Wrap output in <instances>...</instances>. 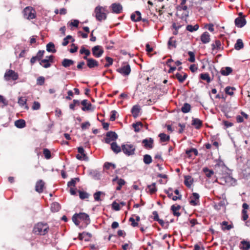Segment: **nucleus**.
Instances as JSON below:
<instances>
[{
    "label": "nucleus",
    "mask_w": 250,
    "mask_h": 250,
    "mask_svg": "<svg viewBox=\"0 0 250 250\" xmlns=\"http://www.w3.org/2000/svg\"><path fill=\"white\" fill-rule=\"evenodd\" d=\"M72 219L73 222L77 226H78L80 225V221L83 222L85 226H87L90 223V219L89 215L84 212L75 213L72 216Z\"/></svg>",
    "instance_id": "f257e3e1"
},
{
    "label": "nucleus",
    "mask_w": 250,
    "mask_h": 250,
    "mask_svg": "<svg viewBox=\"0 0 250 250\" xmlns=\"http://www.w3.org/2000/svg\"><path fill=\"white\" fill-rule=\"evenodd\" d=\"M49 227L46 223H38L35 225L33 232L37 234L44 235L48 232Z\"/></svg>",
    "instance_id": "f03ea898"
},
{
    "label": "nucleus",
    "mask_w": 250,
    "mask_h": 250,
    "mask_svg": "<svg viewBox=\"0 0 250 250\" xmlns=\"http://www.w3.org/2000/svg\"><path fill=\"white\" fill-rule=\"evenodd\" d=\"M122 149L124 153L127 156H132L135 154L136 146L132 144H122Z\"/></svg>",
    "instance_id": "7ed1b4c3"
},
{
    "label": "nucleus",
    "mask_w": 250,
    "mask_h": 250,
    "mask_svg": "<svg viewBox=\"0 0 250 250\" xmlns=\"http://www.w3.org/2000/svg\"><path fill=\"white\" fill-rule=\"evenodd\" d=\"M24 17L29 20L34 19L36 18V12L35 10L32 7L27 6L23 11Z\"/></svg>",
    "instance_id": "20e7f679"
},
{
    "label": "nucleus",
    "mask_w": 250,
    "mask_h": 250,
    "mask_svg": "<svg viewBox=\"0 0 250 250\" xmlns=\"http://www.w3.org/2000/svg\"><path fill=\"white\" fill-rule=\"evenodd\" d=\"M103 7L100 6H97L94 10L95 13V17L97 21H102L106 19V14L102 12Z\"/></svg>",
    "instance_id": "39448f33"
},
{
    "label": "nucleus",
    "mask_w": 250,
    "mask_h": 250,
    "mask_svg": "<svg viewBox=\"0 0 250 250\" xmlns=\"http://www.w3.org/2000/svg\"><path fill=\"white\" fill-rule=\"evenodd\" d=\"M4 79L6 81H8L10 80L13 81L17 80L18 79V74L12 70H9L7 71L4 74Z\"/></svg>",
    "instance_id": "423d86ee"
},
{
    "label": "nucleus",
    "mask_w": 250,
    "mask_h": 250,
    "mask_svg": "<svg viewBox=\"0 0 250 250\" xmlns=\"http://www.w3.org/2000/svg\"><path fill=\"white\" fill-rule=\"evenodd\" d=\"M117 71L124 76H126L129 75L131 72V68L129 64L122 65L121 67L117 69Z\"/></svg>",
    "instance_id": "0eeeda50"
},
{
    "label": "nucleus",
    "mask_w": 250,
    "mask_h": 250,
    "mask_svg": "<svg viewBox=\"0 0 250 250\" xmlns=\"http://www.w3.org/2000/svg\"><path fill=\"white\" fill-rule=\"evenodd\" d=\"M118 134L114 131H108L106 134L105 142L106 144H110L112 141H116L118 138Z\"/></svg>",
    "instance_id": "6e6552de"
},
{
    "label": "nucleus",
    "mask_w": 250,
    "mask_h": 250,
    "mask_svg": "<svg viewBox=\"0 0 250 250\" xmlns=\"http://www.w3.org/2000/svg\"><path fill=\"white\" fill-rule=\"evenodd\" d=\"M92 53L95 58H100L103 54L104 50L101 46L96 45L92 48Z\"/></svg>",
    "instance_id": "1a4fd4ad"
},
{
    "label": "nucleus",
    "mask_w": 250,
    "mask_h": 250,
    "mask_svg": "<svg viewBox=\"0 0 250 250\" xmlns=\"http://www.w3.org/2000/svg\"><path fill=\"white\" fill-rule=\"evenodd\" d=\"M142 143L143 144V146L146 149H151L153 148L154 140L152 138H147L143 140Z\"/></svg>",
    "instance_id": "9d476101"
},
{
    "label": "nucleus",
    "mask_w": 250,
    "mask_h": 250,
    "mask_svg": "<svg viewBox=\"0 0 250 250\" xmlns=\"http://www.w3.org/2000/svg\"><path fill=\"white\" fill-rule=\"evenodd\" d=\"M109 8L111 10V12L116 14L121 13L123 11V6L119 3H113L111 4Z\"/></svg>",
    "instance_id": "9b49d317"
},
{
    "label": "nucleus",
    "mask_w": 250,
    "mask_h": 250,
    "mask_svg": "<svg viewBox=\"0 0 250 250\" xmlns=\"http://www.w3.org/2000/svg\"><path fill=\"white\" fill-rule=\"evenodd\" d=\"M236 26L242 28L246 24V20L244 17H238L236 18L234 21Z\"/></svg>",
    "instance_id": "f8f14e48"
},
{
    "label": "nucleus",
    "mask_w": 250,
    "mask_h": 250,
    "mask_svg": "<svg viewBox=\"0 0 250 250\" xmlns=\"http://www.w3.org/2000/svg\"><path fill=\"white\" fill-rule=\"evenodd\" d=\"M81 104L83 106L82 110L83 111L88 110H93L94 108H92V104L90 103H87V100H83L81 102Z\"/></svg>",
    "instance_id": "ddd939ff"
},
{
    "label": "nucleus",
    "mask_w": 250,
    "mask_h": 250,
    "mask_svg": "<svg viewBox=\"0 0 250 250\" xmlns=\"http://www.w3.org/2000/svg\"><path fill=\"white\" fill-rule=\"evenodd\" d=\"M201 42L204 44L208 43L210 41V35L208 32H204L200 37Z\"/></svg>",
    "instance_id": "4468645a"
},
{
    "label": "nucleus",
    "mask_w": 250,
    "mask_h": 250,
    "mask_svg": "<svg viewBox=\"0 0 250 250\" xmlns=\"http://www.w3.org/2000/svg\"><path fill=\"white\" fill-rule=\"evenodd\" d=\"M140 110L141 107L139 105L136 104L133 106L131 108V112L134 118H136L139 116Z\"/></svg>",
    "instance_id": "2eb2a0df"
},
{
    "label": "nucleus",
    "mask_w": 250,
    "mask_h": 250,
    "mask_svg": "<svg viewBox=\"0 0 250 250\" xmlns=\"http://www.w3.org/2000/svg\"><path fill=\"white\" fill-rule=\"evenodd\" d=\"M44 186V183L42 180H40L36 183L35 186L36 191L39 193H42Z\"/></svg>",
    "instance_id": "dca6fc26"
},
{
    "label": "nucleus",
    "mask_w": 250,
    "mask_h": 250,
    "mask_svg": "<svg viewBox=\"0 0 250 250\" xmlns=\"http://www.w3.org/2000/svg\"><path fill=\"white\" fill-rule=\"evenodd\" d=\"M182 73L184 74L183 76H182V75L178 72L176 73L173 76V78L177 79L180 83H183L188 77V75L186 73Z\"/></svg>",
    "instance_id": "f3484780"
},
{
    "label": "nucleus",
    "mask_w": 250,
    "mask_h": 250,
    "mask_svg": "<svg viewBox=\"0 0 250 250\" xmlns=\"http://www.w3.org/2000/svg\"><path fill=\"white\" fill-rule=\"evenodd\" d=\"M86 65L88 68L92 69L95 67L98 66L99 62L96 60L91 58L88 60V62H86Z\"/></svg>",
    "instance_id": "a211bd4d"
},
{
    "label": "nucleus",
    "mask_w": 250,
    "mask_h": 250,
    "mask_svg": "<svg viewBox=\"0 0 250 250\" xmlns=\"http://www.w3.org/2000/svg\"><path fill=\"white\" fill-rule=\"evenodd\" d=\"M111 149L116 154H118L122 151V146L120 147L115 142H113L111 144Z\"/></svg>",
    "instance_id": "6ab92c4d"
},
{
    "label": "nucleus",
    "mask_w": 250,
    "mask_h": 250,
    "mask_svg": "<svg viewBox=\"0 0 250 250\" xmlns=\"http://www.w3.org/2000/svg\"><path fill=\"white\" fill-rule=\"evenodd\" d=\"M130 18L133 21H139L141 20V14L139 11H136L134 13L131 15Z\"/></svg>",
    "instance_id": "aec40b11"
},
{
    "label": "nucleus",
    "mask_w": 250,
    "mask_h": 250,
    "mask_svg": "<svg viewBox=\"0 0 250 250\" xmlns=\"http://www.w3.org/2000/svg\"><path fill=\"white\" fill-rule=\"evenodd\" d=\"M232 72V69L229 66L222 67L220 70V74L223 76H228Z\"/></svg>",
    "instance_id": "412c9836"
},
{
    "label": "nucleus",
    "mask_w": 250,
    "mask_h": 250,
    "mask_svg": "<svg viewBox=\"0 0 250 250\" xmlns=\"http://www.w3.org/2000/svg\"><path fill=\"white\" fill-rule=\"evenodd\" d=\"M27 101V100L25 97H20L18 98V103L20 106H25V108L26 109H28L29 107L26 104Z\"/></svg>",
    "instance_id": "4be33fe9"
},
{
    "label": "nucleus",
    "mask_w": 250,
    "mask_h": 250,
    "mask_svg": "<svg viewBox=\"0 0 250 250\" xmlns=\"http://www.w3.org/2000/svg\"><path fill=\"white\" fill-rule=\"evenodd\" d=\"M74 63V61L73 60L68 59H64L62 62V65L65 68L70 66Z\"/></svg>",
    "instance_id": "5701e85b"
},
{
    "label": "nucleus",
    "mask_w": 250,
    "mask_h": 250,
    "mask_svg": "<svg viewBox=\"0 0 250 250\" xmlns=\"http://www.w3.org/2000/svg\"><path fill=\"white\" fill-rule=\"evenodd\" d=\"M240 248L242 250H249L250 249V242L245 240L242 241Z\"/></svg>",
    "instance_id": "b1692460"
},
{
    "label": "nucleus",
    "mask_w": 250,
    "mask_h": 250,
    "mask_svg": "<svg viewBox=\"0 0 250 250\" xmlns=\"http://www.w3.org/2000/svg\"><path fill=\"white\" fill-rule=\"evenodd\" d=\"M193 182L191 176L187 175L185 176L184 184L188 188H190Z\"/></svg>",
    "instance_id": "393cba45"
},
{
    "label": "nucleus",
    "mask_w": 250,
    "mask_h": 250,
    "mask_svg": "<svg viewBox=\"0 0 250 250\" xmlns=\"http://www.w3.org/2000/svg\"><path fill=\"white\" fill-rule=\"evenodd\" d=\"M192 125L195 126L196 129H199L202 125V122L198 118H193Z\"/></svg>",
    "instance_id": "a878e982"
},
{
    "label": "nucleus",
    "mask_w": 250,
    "mask_h": 250,
    "mask_svg": "<svg viewBox=\"0 0 250 250\" xmlns=\"http://www.w3.org/2000/svg\"><path fill=\"white\" fill-rule=\"evenodd\" d=\"M15 125L19 128H22L26 125L25 122L23 119H19L15 122Z\"/></svg>",
    "instance_id": "bb28decb"
},
{
    "label": "nucleus",
    "mask_w": 250,
    "mask_h": 250,
    "mask_svg": "<svg viewBox=\"0 0 250 250\" xmlns=\"http://www.w3.org/2000/svg\"><path fill=\"white\" fill-rule=\"evenodd\" d=\"M61 206L57 202H53L51 205V210L53 212H58Z\"/></svg>",
    "instance_id": "cd10ccee"
},
{
    "label": "nucleus",
    "mask_w": 250,
    "mask_h": 250,
    "mask_svg": "<svg viewBox=\"0 0 250 250\" xmlns=\"http://www.w3.org/2000/svg\"><path fill=\"white\" fill-rule=\"evenodd\" d=\"M46 50L49 52H52L53 53H56V50L55 48L54 44L52 42H50L47 44Z\"/></svg>",
    "instance_id": "c85d7f7f"
},
{
    "label": "nucleus",
    "mask_w": 250,
    "mask_h": 250,
    "mask_svg": "<svg viewBox=\"0 0 250 250\" xmlns=\"http://www.w3.org/2000/svg\"><path fill=\"white\" fill-rule=\"evenodd\" d=\"M190 105L188 103H185L181 108V111L184 113H187L190 111Z\"/></svg>",
    "instance_id": "c756f323"
},
{
    "label": "nucleus",
    "mask_w": 250,
    "mask_h": 250,
    "mask_svg": "<svg viewBox=\"0 0 250 250\" xmlns=\"http://www.w3.org/2000/svg\"><path fill=\"white\" fill-rule=\"evenodd\" d=\"M159 137H160V141L161 142H166L168 141L170 139V137L169 135H167L164 133H161L159 134Z\"/></svg>",
    "instance_id": "7c9ffc66"
},
{
    "label": "nucleus",
    "mask_w": 250,
    "mask_h": 250,
    "mask_svg": "<svg viewBox=\"0 0 250 250\" xmlns=\"http://www.w3.org/2000/svg\"><path fill=\"white\" fill-rule=\"evenodd\" d=\"M199 26L197 24H195L194 26L189 24L187 26L186 29L190 32H193L194 31H197L199 29Z\"/></svg>",
    "instance_id": "2f4dec72"
},
{
    "label": "nucleus",
    "mask_w": 250,
    "mask_h": 250,
    "mask_svg": "<svg viewBox=\"0 0 250 250\" xmlns=\"http://www.w3.org/2000/svg\"><path fill=\"white\" fill-rule=\"evenodd\" d=\"M244 47L243 42L241 39H238L235 44L234 48L236 50H239Z\"/></svg>",
    "instance_id": "473e14b6"
},
{
    "label": "nucleus",
    "mask_w": 250,
    "mask_h": 250,
    "mask_svg": "<svg viewBox=\"0 0 250 250\" xmlns=\"http://www.w3.org/2000/svg\"><path fill=\"white\" fill-rule=\"evenodd\" d=\"M143 162L146 165H149L152 162V159L150 155L145 154L144 155Z\"/></svg>",
    "instance_id": "72a5a7b5"
},
{
    "label": "nucleus",
    "mask_w": 250,
    "mask_h": 250,
    "mask_svg": "<svg viewBox=\"0 0 250 250\" xmlns=\"http://www.w3.org/2000/svg\"><path fill=\"white\" fill-rule=\"evenodd\" d=\"M203 171L208 178L211 177L214 174V171L212 170L208 169V167L203 168Z\"/></svg>",
    "instance_id": "f704fd0d"
},
{
    "label": "nucleus",
    "mask_w": 250,
    "mask_h": 250,
    "mask_svg": "<svg viewBox=\"0 0 250 250\" xmlns=\"http://www.w3.org/2000/svg\"><path fill=\"white\" fill-rule=\"evenodd\" d=\"M86 235L88 236V237L89 238H90L92 236V235L91 233H88V232H83V233H79V238L80 240L84 239V240L85 241H88V239H86V238H85Z\"/></svg>",
    "instance_id": "c9c22d12"
},
{
    "label": "nucleus",
    "mask_w": 250,
    "mask_h": 250,
    "mask_svg": "<svg viewBox=\"0 0 250 250\" xmlns=\"http://www.w3.org/2000/svg\"><path fill=\"white\" fill-rule=\"evenodd\" d=\"M147 188L148 189L150 194H154L157 191V188H156V183H153L151 185L147 186Z\"/></svg>",
    "instance_id": "e433bc0d"
},
{
    "label": "nucleus",
    "mask_w": 250,
    "mask_h": 250,
    "mask_svg": "<svg viewBox=\"0 0 250 250\" xmlns=\"http://www.w3.org/2000/svg\"><path fill=\"white\" fill-rule=\"evenodd\" d=\"M40 64L43 67L47 68L51 66L49 60L47 59H43L41 61Z\"/></svg>",
    "instance_id": "4c0bfd02"
},
{
    "label": "nucleus",
    "mask_w": 250,
    "mask_h": 250,
    "mask_svg": "<svg viewBox=\"0 0 250 250\" xmlns=\"http://www.w3.org/2000/svg\"><path fill=\"white\" fill-rule=\"evenodd\" d=\"M235 90V88L234 87L227 86L225 89V91L227 94L232 96L234 94L233 90Z\"/></svg>",
    "instance_id": "58836bf2"
},
{
    "label": "nucleus",
    "mask_w": 250,
    "mask_h": 250,
    "mask_svg": "<svg viewBox=\"0 0 250 250\" xmlns=\"http://www.w3.org/2000/svg\"><path fill=\"white\" fill-rule=\"evenodd\" d=\"M200 77L202 80L206 81L208 83H209L211 81L210 77L208 73H201L200 75Z\"/></svg>",
    "instance_id": "ea45409f"
},
{
    "label": "nucleus",
    "mask_w": 250,
    "mask_h": 250,
    "mask_svg": "<svg viewBox=\"0 0 250 250\" xmlns=\"http://www.w3.org/2000/svg\"><path fill=\"white\" fill-rule=\"evenodd\" d=\"M173 37H170L168 41V46L170 48L171 46L174 48L176 47V41L173 40Z\"/></svg>",
    "instance_id": "a19ab883"
},
{
    "label": "nucleus",
    "mask_w": 250,
    "mask_h": 250,
    "mask_svg": "<svg viewBox=\"0 0 250 250\" xmlns=\"http://www.w3.org/2000/svg\"><path fill=\"white\" fill-rule=\"evenodd\" d=\"M142 123L141 122H138L132 125V126L134 129V131L136 132H138L140 130V126H142Z\"/></svg>",
    "instance_id": "79ce46f5"
},
{
    "label": "nucleus",
    "mask_w": 250,
    "mask_h": 250,
    "mask_svg": "<svg viewBox=\"0 0 250 250\" xmlns=\"http://www.w3.org/2000/svg\"><path fill=\"white\" fill-rule=\"evenodd\" d=\"M78 152L80 153L83 156V160H87L88 158L86 154L84 153V150L82 146H80L78 148Z\"/></svg>",
    "instance_id": "37998d69"
},
{
    "label": "nucleus",
    "mask_w": 250,
    "mask_h": 250,
    "mask_svg": "<svg viewBox=\"0 0 250 250\" xmlns=\"http://www.w3.org/2000/svg\"><path fill=\"white\" fill-rule=\"evenodd\" d=\"M79 197H80V199H81L83 200V199H87L89 197V195L86 192L79 190Z\"/></svg>",
    "instance_id": "c03bdc74"
},
{
    "label": "nucleus",
    "mask_w": 250,
    "mask_h": 250,
    "mask_svg": "<svg viewBox=\"0 0 250 250\" xmlns=\"http://www.w3.org/2000/svg\"><path fill=\"white\" fill-rule=\"evenodd\" d=\"M221 45V43L220 41L216 40L214 43H212L211 44L212 50H214L215 49H219L220 48Z\"/></svg>",
    "instance_id": "a18cd8bd"
},
{
    "label": "nucleus",
    "mask_w": 250,
    "mask_h": 250,
    "mask_svg": "<svg viewBox=\"0 0 250 250\" xmlns=\"http://www.w3.org/2000/svg\"><path fill=\"white\" fill-rule=\"evenodd\" d=\"M188 54L189 56V58L188 59V61L191 62H195V57L194 53L192 51H189L188 52Z\"/></svg>",
    "instance_id": "49530a36"
},
{
    "label": "nucleus",
    "mask_w": 250,
    "mask_h": 250,
    "mask_svg": "<svg viewBox=\"0 0 250 250\" xmlns=\"http://www.w3.org/2000/svg\"><path fill=\"white\" fill-rule=\"evenodd\" d=\"M77 181H78V182L79 181V178H75L72 179L71 180V181H70L69 182H68L67 183V186L69 187H75Z\"/></svg>",
    "instance_id": "de8ad7c7"
},
{
    "label": "nucleus",
    "mask_w": 250,
    "mask_h": 250,
    "mask_svg": "<svg viewBox=\"0 0 250 250\" xmlns=\"http://www.w3.org/2000/svg\"><path fill=\"white\" fill-rule=\"evenodd\" d=\"M43 154L46 159L51 158V155L50 150L47 148H44L43 150Z\"/></svg>",
    "instance_id": "09e8293b"
},
{
    "label": "nucleus",
    "mask_w": 250,
    "mask_h": 250,
    "mask_svg": "<svg viewBox=\"0 0 250 250\" xmlns=\"http://www.w3.org/2000/svg\"><path fill=\"white\" fill-rule=\"evenodd\" d=\"M105 60L107 61V63H105L104 65L105 67H108L110 65H111L113 63V59L109 57H106Z\"/></svg>",
    "instance_id": "8fccbe9b"
},
{
    "label": "nucleus",
    "mask_w": 250,
    "mask_h": 250,
    "mask_svg": "<svg viewBox=\"0 0 250 250\" xmlns=\"http://www.w3.org/2000/svg\"><path fill=\"white\" fill-rule=\"evenodd\" d=\"M45 81V79L43 76H40L37 79V84L38 85H42Z\"/></svg>",
    "instance_id": "3c124183"
},
{
    "label": "nucleus",
    "mask_w": 250,
    "mask_h": 250,
    "mask_svg": "<svg viewBox=\"0 0 250 250\" xmlns=\"http://www.w3.org/2000/svg\"><path fill=\"white\" fill-rule=\"evenodd\" d=\"M214 71H215L216 74H213V77L214 78H216L218 82L220 83H221V79H220V73L218 71H217L215 68H214ZM212 73H213V72H212Z\"/></svg>",
    "instance_id": "603ef678"
},
{
    "label": "nucleus",
    "mask_w": 250,
    "mask_h": 250,
    "mask_svg": "<svg viewBox=\"0 0 250 250\" xmlns=\"http://www.w3.org/2000/svg\"><path fill=\"white\" fill-rule=\"evenodd\" d=\"M222 226H225V228H222L223 230H229L232 228V226L231 225H228V223L227 221H223L222 223Z\"/></svg>",
    "instance_id": "864d4df0"
},
{
    "label": "nucleus",
    "mask_w": 250,
    "mask_h": 250,
    "mask_svg": "<svg viewBox=\"0 0 250 250\" xmlns=\"http://www.w3.org/2000/svg\"><path fill=\"white\" fill-rule=\"evenodd\" d=\"M103 193L102 191H97L94 194V198L95 201H99L100 200V196Z\"/></svg>",
    "instance_id": "5fc2aeb1"
},
{
    "label": "nucleus",
    "mask_w": 250,
    "mask_h": 250,
    "mask_svg": "<svg viewBox=\"0 0 250 250\" xmlns=\"http://www.w3.org/2000/svg\"><path fill=\"white\" fill-rule=\"evenodd\" d=\"M181 206L179 205H177V206L173 205L171 207V210H172L173 214H174V213L177 212V211L179 210Z\"/></svg>",
    "instance_id": "6e6d98bb"
},
{
    "label": "nucleus",
    "mask_w": 250,
    "mask_h": 250,
    "mask_svg": "<svg viewBox=\"0 0 250 250\" xmlns=\"http://www.w3.org/2000/svg\"><path fill=\"white\" fill-rule=\"evenodd\" d=\"M41 107L40 104L38 102L35 101L32 105V109L34 110H39Z\"/></svg>",
    "instance_id": "4d7b16f0"
},
{
    "label": "nucleus",
    "mask_w": 250,
    "mask_h": 250,
    "mask_svg": "<svg viewBox=\"0 0 250 250\" xmlns=\"http://www.w3.org/2000/svg\"><path fill=\"white\" fill-rule=\"evenodd\" d=\"M172 188H168V189L165 190V193L167 195V196L169 198H171V197L173 195V193L172 192Z\"/></svg>",
    "instance_id": "13d9d810"
},
{
    "label": "nucleus",
    "mask_w": 250,
    "mask_h": 250,
    "mask_svg": "<svg viewBox=\"0 0 250 250\" xmlns=\"http://www.w3.org/2000/svg\"><path fill=\"white\" fill-rule=\"evenodd\" d=\"M157 222L160 224V225L162 227L164 228H167V227L169 225V223L168 222L165 223L162 219H160Z\"/></svg>",
    "instance_id": "bf43d9fd"
},
{
    "label": "nucleus",
    "mask_w": 250,
    "mask_h": 250,
    "mask_svg": "<svg viewBox=\"0 0 250 250\" xmlns=\"http://www.w3.org/2000/svg\"><path fill=\"white\" fill-rule=\"evenodd\" d=\"M117 113V111L115 110H112L111 112V115L110 117V120L111 121H114L116 119V115Z\"/></svg>",
    "instance_id": "052dcab7"
},
{
    "label": "nucleus",
    "mask_w": 250,
    "mask_h": 250,
    "mask_svg": "<svg viewBox=\"0 0 250 250\" xmlns=\"http://www.w3.org/2000/svg\"><path fill=\"white\" fill-rule=\"evenodd\" d=\"M112 207L116 211L119 210L120 209V207L119 204L116 203V202H114L112 204Z\"/></svg>",
    "instance_id": "680f3d73"
},
{
    "label": "nucleus",
    "mask_w": 250,
    "mask_h": 250,
    "mask_svg": "<svg viewBox=\"0 0 250 250\" xmlns=\"http://www.w3.org/2000/svg\"><path fill=\"white\" fill-rule=\"evenodd\" d=\"M44 53V50H39L36 56L38 59V61L40 60L42 58Z\"/></svg>",
    "instance_id": "e2e57ef3"
},
{
    "label": "nucleus",
    "mask_w": 250,
    "mask_h": 250,
    "mask_svg": "<svg viewBox=\"0 0 250 250\" xmlns=\"http://www.w3.org/2000/svg\"><path fill=\"white\" fill-rule=\"evenodd\" d=\"M242 219L243 221L247 220L249 217L248 214L247 213V211L245 210H242Z\"/></svg>",
    "instance_id": "0e129e2a"
},
{
    "label": "nucleus",
    "mask_w": 250,
    "mask_h": 250,
    "mask_svg": "<svg viewBox=\"0 0 250 250\" xmlns=\"http://www.w3.org/2000/svg\"><path fill=\"white\" fill-rule=\"evenodd\" d=\"M71 46L73 47V48H71L69 50L70 52L71 53H75L76 52H77V50L78 49V46L74 43H72L71 44Z\"/></svg>",
    "instance_id": "69168bd1"
},
{
    "label": "nucleus",
    "mask_w": 250,
    "mask_h": 250,
    "mask_svg": "<svg viewBox=\"0 0 250 250\" xmlns=\"http://www.w3.org/2000/svg\"><path fill=\"white\" fill-rule=\"evenodd\" d=\"M153 214V219L154 221H158L160 218H159L158 213L157 211H153L152 212Z\"/></svg>",
    "instance_id": "338daca9"
},
{
    "label": "nucleus",
    "mask_w": 250,
    "mask_h": 250,
    "mask_svg": "<svg viewBox=\"0 0 250 250\" xmlns=\"http://www.w3.org/2000/svg\"><path fill=\"white\" fill-rule=\"evenodd\" d=\"M90 125V124L89 122H84V123H83L82 124L81 127H82V129L84 130V129H85L87 128H88Z\"/></svg>",
    "instance_id": "774afa93"
}]
</instances>
